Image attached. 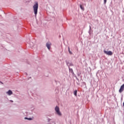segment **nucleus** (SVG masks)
Instances as JSON below:
<instances>
[{
  "instance_id": "nucleus-4",
  "label": "nucleus",
  "mask_w": 124,
  "mask_h": 124,
  "mask_svg": "<svg viewBox=\"0 0 124 124\" xmlns=\"http://www.w3.org/2000/svg\"><path fill=\"white\" fill-rule=\"evenodd\" d=\"M124 84H123L120 87V89L119 91V93H123V92H124Z\"/></svg>"
},
{
  "instance_id": "nucleus-14",
  "label": "nucleus",
  "mask_w": 124,
  "mask_h": 124,
  "mask_svg": "<svg viewBox=\"0 0 124 124\" xmlns=\"http://www.w3.org/2000/svg\"><path fill=\"white\" fill-rule=\"evenodd\" d=\"M67 64V65H69V63H68Z\"/></svg>"
},
{
  "instance_id": "nucleus-13",
  "label": "nucleus",
  "mask_w": 124,
  "mask_h": 124,
  "mask_svg": "<svg viewBox=\"0 0 124 124\" xmlns=\"http://www.w3.org/2000/svg\"><path fill=\"white\" fill-rule=\"evenodd\" d=\"M69 65L72 66V65H73V64H72V63H70Z\"/></svg>"
},
{
  "instance_id": "nucleus-12",
  "label": "nucleus",
  "mask_w": 124,
  "mask_h": 124,
  "mask_svg": "<svg viewBox=\"0 0 124 124\" xmlns=\"http://www.w3.org/2000/svg\"><path fill=\"white\" fill-rule=\"evenodd\" d=\"M104 4H106V2H107V0H104Z\"/></svg>"
},
{
  "instance_id": "nucleus-1",
  "label": "nucleus",
  "mask_w": 124,
  "mask_h": 124,
  "mask_svg": "<svg viewBox=\"0 0 124 124\" xmlns=\"http://www.w3.org/2000/svg\"><path fill=\"white\" fill-rule=\"evenodd\" d=\"M33 8L34 14L36 16V14H37V10H38V3L36 2L35 4L33 5Z\"/></svg>"
},
{
  "instance_id": "nucleus-7",
  "label": "nucleus",
  "mask_w": 124,
  "mask_h": 124,
  "mask_svg": "<svg viewBox=\"0 0 124 124\" xmlns=\"http://www.w3.org/2000/svg\"><path fill=\"white\" fill-rule=\"evenodd\" d=\"M74 93L75 95H76H76H77V90L75 91L74 92Z\"/></svg>"
},
{
  "instance_id": "nucleus-2",
  "label": "nucleus",
  "mask_w": 124,
  "mask_h": 124,
  "mask_svg": "<svg viewBox=\"0 0 124 124\" xmlns=\"http://www.w3.org/2000/svg\"><path fill=\"white\" fill-rule=\"evenodd\" d=\"M55 109L57 115H58V116H62V113L60 111V108H59L58 106H56Z\"/></svg>"
},
{
  "instance_id": "nucleus-6",
  "label": "nucleus",
  "mask_w": 124,
  "mask_h": 124,
  "mask_svg": "<svg viewBox=\"0 0 124 124\" xmlns=\"http://www.w3.org/2000/svg\"><path fill=\"white\" fill-rule=\"evenodd\" d=\"M6 93L8 95H11V94H13V93L12 92V91L11 90H9L8 92H6Z\"/></svg>"
},
{
  "instance_id": "nucleus-10",
  "label": "nucleus",
  "mask_w": 124,
  "mask_h": 124,
  "mask_svg": "<svg viewBox=\"0 0 124 124\" xmlns=\"http://www.w3.org/2000/svg\"><path fill=\"white\" fill-rule=\"evenodd\" d=\"M25 120H29V121L31 120V118H27V117H25Z\"/></svg>"
},
{
  "instance_id": "nucleus-11",
  "label": "nucleus",
  "mask_w": 124,
  "mask_h": 124,
  "mask_svg": "<svg viewBox=\"0 0 124 124\" xmlns=\"http://www.w3.org/2000/svg\"><path fill=\"white\" fill-rule=\"evenodd\" d=\"M68 51L69 52L70 54L71 55L72 54V52H71L70 51V48H69V47H68Z\"/></svg>"
},
{
  "instance_id": "nucleus-3",
  "label": "nucleus",
  "mask_w": 124,
  "mask_h": 124,
  "mask_svg": "<svg viewBox=\"0 0 124 124\" xmlns=\"http://www.w3.org/2000/svg\"><path fill=\"white\" fill-rule=\"evenodd\" d=\"M105 54H106V55H108V56H112V55H113V52H112V51H106V50H104V51Z\"/></svg>"
},
{
  "instance_id": "nucleus-5",
  "label": "nucleus",
  "mask_w": 124,
  "mask_h": 124,
  "mask_svg": "<svg viewBox=\"0 0 124 124\" xmlns=\"http://www.w3.org/2000/svg\"><path fill=\"white\" fill-rule=\"evenodd\" d=\"M51 45H52V44L51 43L48 42L46 44V47H47V49L50 50V48L51 47Z\"/></svg>"
},
{
  "instance_id": "nucleus-8",
  "label": "nucleus",
  "mask_w": 124,
  "mask_h": 124,
  "mask_svg": "<svg viewBox=\"0 0 124 124\" xmlns=\"http://www.w3.org/2000/svg\"><path fill=\"white\" fill-rule=\"evenodd\" d=\"M69 69L70 72H71V73H73V70L70 68H69Z\"/></svg>"
},
{
  "instance_id": "nucleus-15",
  "label": "nucleus",
  "mask_w": 124,
  "mask_h": 124,
  "mask_svg": "<svg viewBox=\"0 0 124 124\" xmlns=\"http://www.w3.org/2000/svg\"><path fill=\"white\" fill-rule=\"evenodd\" d=\"M11 102H13V101H11Z\"/></svg>"
},
{
  "instance_id": "nucleus-9",
  "label": "nucleus",
  "mask_w": 124,
  "mask_h": 124,
  "mask_svg": "<svg viewBox=\"0 0 124 124\" xmlns=\"http://www.w3.org/2000/svg\"><path fill=\"white\" fill-rule=\"evenodd\" d=\"M80 7L82 10H84V7H83V5H80Z\"/></svg>"
}]
</instances>
